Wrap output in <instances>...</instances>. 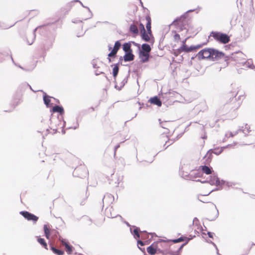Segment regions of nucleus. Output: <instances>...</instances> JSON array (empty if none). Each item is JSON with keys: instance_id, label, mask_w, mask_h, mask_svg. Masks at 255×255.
Instances as JSON below:
<instances>
[{"instance_id": "7c9ffc66", "label": "nucleus", "mask_w": 255, "mask_h": 255, "mask_svg": "<svg viewBox=\"0 0 255 255\" xmlns=\"http://www.w3.org/2000/svg\"><path fill=\"white\" fill-rule=\"evenodd\" d=\"M178 32L176 30H173L172 33H174V39L176 41H178L180 39V35L177 34L176 32Z\"/></svg>"}, {"instance_id": "f257e3e1", "label": "nucleus", "mask_w": 255, "mask_h": 255, "mask_svg": "<svg viewBox=\"0 0 255 255\" xmlns=\"http://www.w3.org/2000/svg\"><path fill=\"white\" fill-rule=\"evenodd\" d=\"M223 53L212 48H205L197 54L199 59H208L210 60H218L224 56Z\"/></svg>"}, {"instance_id": "dca6fc26", "label": "nucleus", "mask_w": 255, "mask_h": 255, "mask_svg": "<svg viewBox=\"0 0 255 255\" xmlns=\"http://www.w3.org/2000/svg\"><path fill=\"white\" fill-rule=\"evenodd\" d=\"M157 251V246L156 244H152L147 248V252L150 255H154Z\"/></svg>"}, {"instance_id": "39448f33", "label": "nucleus", "mask_w": 255, "mask_h": 255, "mask_svg": "<svg viewBox=\"0 0 255 255\" xmlns=\"http://www.w3.org/2000/svg\"><path fill=\"white\" fill-rule=\"evenodd\" d=\"M121 44L119 41H117L115 42L114 48L112 49L111 52L108 54V60L109 62H111V57H114L116 56L118 50L120 48Z\"/></svg>"}, {"instance_id": "1a4fd4ad", "label": "nucleus", "mask_w": 255, "mask_h": 255, "mask_svg": "<svg viewBox=\"0 0 255 255\" xmlns=\"http://www.w3.org/2000/svg\"><path fill=\"white\" fill-rule=\"evenodd\" d=\"M238 133V131H236L234 132L230 131H227L225 135V137L223 139V141L226 142L229 141L231 138H233L234 137L236 136Z\"/></svg>"}, {"instance_id": "f03ea898", "label": "nucleus", "mask_w": 255, "mask_h": 255, "mask_svg": "<svg viewBox=\"0 0 255 255\" xmlns=\"http://www.w3.org/2000/svg\"><path fill=\"white\" fill-rule=\"evenodd\" d=\"M170 26L175 29L178 32L183 30H187L188 27V21L186 16L182 15L174 20Z\"/></svg>"}, {"instance_id": "a211bd4d", "label": "nucleus", "mask_w": 255, "mask_h": 255, "mask_svg": "<svg viewBox=\"0 0 255 255\" xmlns=\"http://www.w3.org/2000/svg\"><path fill=\"white\" fill-rule=\"evenodd\" d=\"M250 131L251 130L250 126L248 124H246L244 126L242 127V128L241 129L238 130L239 132L242 131L245 134H248Z\"/></svg>"}, {"instance_id": "393cba45", "label": "nucleus", "mask_w": 255, "mask_h": 255, "mask_svg": "<svg viewBox=\"0 0 255 255\" xmlns=\"http://www.w3.org/2000/svg\"><path fill=\"white\" fill-rule=\"evenodd\" d=\"M37 241L41 246H43V248L46 250H48L47 245L44 239L38 238L37 239Z\"/></svg>"}, {"instance_id": "cd10ccee", "label": "nucleus", "mask_w": 255, "mask_h": 255, "mask_svg": "<svg viewBox=\"0 0 255 255\" xmlns=\"http://www.w3.org/2000/svg\"><path fill=\"white\" fill-rule=\"evenodd\" d=\"M43 100H44L45 104L47 106H48L51 102V100L50 99V97L46 96V95L44 96Z\"/></svg>"}, {"instance_id": "c85d7f7f", "label": "nucleus", "mask_w": 255, "mask_h": 255, "mask_svg": "<svg viewBox=\"0 0 255 255\" xmlns=\"http://www.w3.org/2000/svg\"><path fill=\"white\" fill-rule=\"evenodd\" d=\"M223 149H224L223 147L216 148L214 149L212 152H213V153H214V154H215L216 155H219L220 153H222V152L223 150Z\"/></svg>"}, {"instance_id": "5701e85b", "label": "nucleus", "mask_w": 255, "mask_h": 255, "mask_svg": "<svg viewBox=\"0 0 255 255\" xmlns=\"http://www.w3.org/2000/svg\"><path fill=\"white\" fill-rule=\"evenodd\" d=\"M52 111L54 113L57 112L62 114L64 113V109L62 107L59 106H55L53 107Z\"/></svg>"}, {"instance_id": "0eeeda50", "label": "nucleus", "mask_w": 255, "mask_h": 255, "mask_svg": "<svg viewBox=\"0 0 255 255\" xmlns=\"http://www.w3.org/2000/svg\"><path fill=\"white\" fill-rule=\"evenodd\" d=\"M141 38L144 41L146 42H150L152 43L154 42V39L152 33L149 34L148 31L146 32L145 30L144 31L141 32Z\"/></svg>"}, {"instance_id": "412c9836", "label": "nucleus", "mask_w": 255, "mask_h": 255, "mask_svg": "<svg viewBox=\"0 0 255 255\" xmlns=\"http://www.w3.org/2000/svg\"><path fill=\"white\" fill-rule=\"evenodd\" d=\"M141 49L142 50L141 51L149 53L150 52L151 48L148 44L144 43L141 45Z\"/></svg>"}, {"instance_id": "b1692460", "label": "nucleus", "mask_w": 255, "mask_h": 255, "mask_svg": "<svg viewBox=\"0 0 255 255\" xmlns=\"http://www.w3.org/2000/svg\"><path fill=\"white\" fill-rule=\"evenodd\" d=\"M43 229L45 235V237L47 239H48L50 236V230L49 227L47 225H45L44 226Z\"/></svg>"}, {"instance_id": "423d86ee", "label": "nucleus", "mask_w": 255, "mask_h": 255, "mask_svg": "<svg viewBox=\"0 0 255 255\" xmlns=\"http://www.w3.org/2000/svg\"><path fill=\"white\" fill-rule=\"evenodd\" d=\"M20 214L28 221H32L36 222L38 219V217L27 211H21Z\"/></svg>"}, {"instance_id": "f3484780", "label": "nucleus", "mask_w": 255, "mask_h": 255, "mask_svg": "<svg viewBox=\"0 0 255 255\" xmlns=\"http://www.w3.org/2000/svg\"><path fill=\"white\" fill-rule=\"evenodd\" d=\"M132 52H127L124 56V60L125 61H130L133 60L134 55L132 53Z\"/></svg>"}, {"instance_id": "473e14b6", "label": "nucleus", "mask_w": 255, "mask_h": 255, "mask_svg": "<svg viewBox=\"0 0 255 255\" xmlns=\"http://www.w3.org/2000/svg\"><path fill=\"white\" fill-rule=\"evenodd\" d=\"M82 170V169L81 167H78L75 169L74 172L75 174H79V173Z\"/></svg>"}, {"instance_id": "2f4dec72", "label": "nucleus", "mask_w": 255, "mask_h": 255, "mask_svg": "<svg viewBox=\"0 0 255 255\" xmlns=\"http://www.w3.org/2000/svg\"><path fill=\"white\" fill-rule=\"evenodd\" d=\"M54 157L55 158H54V160H55V162L58 161L59 160H61L60 156L58 153H55V154L54 155Z\"/></svg>"}, {"instance_id": "58836bf2", "label": "nucleus", "mask_w": 255, "mask_h": 255, "mask_svg": "<svg viewBox=\"0 0 255 255\" xmlns=\"http://www.w3.org/2000/svg\"><path fill=\"white\" fill-rule=\"evenodd\" d=\"M111 49H112V47H110L109 48V50H111Z\"/></svg>"}, {"instance_id": "a878e982", "label": "nucleus", "mask_w": 255, "mask_h": 255, "mask_svg": "<svg viewBox=\"0 0 255 255\" xmlns=\"http://www.w3.org/2000/svg\"><path fill=\"white\" fill-rule=\"evenodd\" d=\"M140 230L138 228L134 229L133 231V235L135 239H139L140 238L139 235Z\"/></svg>"}, {"instance_id": "6e6552de", "label": "nucleus", "mask_w": 255, "mask_h": 255, "mask_svg": "<svg viewBox=\"0 0 255 255\" xmlns=\"http://www.w3.org/2000/svg\"><path fill=\"white\" fill-rule=\"evenodd\" d=\"M60 242L61 243V245L65 247V249L66 253L68 255H71L73 251V247L72 246H70L69 244L66 242L64 239H59Z\"/></svg>"}, {"instance_id": "bb28decb", "label": "nucleus", "mask_w": 255, "mask_h": 255, "mask_svg": "<svg viewBox=\"0 0 255 255\" xmlns=\"http://www.w3.org/2000/svg\"><path fill=\"white\" fill-rule=\"evenodd\" d=\"M51 250L57 255H63L64 254V251L57 249L53 247H51Z\"/></svg>"}, {"instance_id": "9d476101", "label": "nucleus", "mask_w": 255, "mask_h": 255, "mask_svg": "<svg viewBox=\"0 0 255 255\" xmlns=\"http://www.w3.org/2000/svg\"><path fill=\"white\" fill-rule=\"evenodd\" d=\"M185 41L186 40L183 41V45L180 48V50L182 52H189L192 51L194 50L196 48L195 46H190V47H188L187 46V45L185 44Z\"/></svg>"}, {"instance_id": "c9c22d12", "label": "nucleus", "mask_w": 255, "mask_h": 255, "mask_svg": "<svg viewBox=\"0 0 255 255\" xmlns=\"http://www.w3.org/2000/svg\"><path fill=\"white\" fill-rule=\"evenodd\" d=\"M137 244L138 245H140V246H144V243L143 242L141 241H137Z\"/></svg>"}, {"instance_id": "6ab92c4d", "label": "nucleus", "mask_w": 255, "mask_h": 255, "mask_svg": "<svg viewBox=\"0 0 255 255\" xmlns=\"http://www.w3.org/2000/svg\"><path fill=\"white\" fill-rule=\"evenodd\" d=\"M200 168L202 170V172L206 174H210L212 173V168L209 167L207 166H201Z\"/></svg>"}, {"instance_id": "f704fd0d", "label": "nucleus", "mask_w": 255, "mask_h": 255, "mask_svg": "<svg viewBox=\"0 0 255 255\" xmlns=\"http://www.w3.org/2000/svg\"><path fill=\"white\" fill-rule=\"evenodd\" d=\"M83 170V173L82 175H81V176H85L88 174L87 170L86 168H84Z\"/></svg>"}, {"instance_id": "f8f14e48", "label": "nucleus", "mask_w": 255, "mask_h": 255, "mask_svg": "<svg viewBox=\"0 0 255 255\" xmlns=\"http://www.w3.org/2000/svg\"><path fill=\"white\" fill-rule=\"evenodd\" d=\"M160 122V125L161 127L163 128L167 129L168 130H170V128H172V122L170 121H162L161 122L160 120H159Z\"/></svg>"}, {"instance_id": "20e7f679", "label": "nucleus", "mask_w": 255, "mask_h": 255, "mask_svg": "<svg viewBox=\"0 0 255 255\" xmlns=\"http://www.w3.org/2000/svg\"><path fill=\"white\" fill-rule=\"evenodd\" d=\"M211 36L217 41L226 44L230 40V36L225 33H223L219 32H212Z\"/></svg>"}, {"instance_id": "aec40b11", "label": "nucleus", "mask_w": 255, "mask_h": 255, "mask_svg": "<svg viewBox=\"0 0 255 255\" xmlns=\"http://www.w3.org/2000/svg\"><path fill=\"white\" fill-rule=\"evenodd\" d=\"M123 48L126 53L132 52V49H131V44L130 43H125L123 45Z\"/></svg>"}, {"instance_id": "c756f323", "label": "nucleus", "mask_w": 255, "mask_h": 255, "mask_svg": "<svg viewBox=\"0 0 255 255\" xmlns=\"http://www.w3.org/2000/svg\"><path fill=\"white\" fill-rule=\"evenodd\" d=\"M119 66L118 65H115L114 68H113V76L115 78H116V77L117 76L118 74V72H119Z\"/></svg>"}, {"instance_id": "9b49d317", "label": "nucleus", "mask_w": 255, "mask_h": 255, "mask_svg": "<svg viewBox=\"0 0 255 255\" xmlns=\"http://www.w3.org/2000/svg\"><path fill=\"white\" fill-rule=\"evenodd\" d=\"M149 54L145 52L140 51L139 54V57L140 61L142 63L146 62L149 60Z\"/></svg>"}, {"instance_id": "2eb2a0df", "label": "nucleus", "mask_w": 255, "mask_h": 255, "mask_svg": "<svg viewBox=\"0 0 255 255\" xmlns=\"http://www.w3.org/2000/svg\"><path fill=\"white\" fill-rule=\"evenodd\" d=\"M146 21V27L147 29V31H148V33L150 34V33H152L151 31V19L149 15H146L145 18Z\"/></svg>"}, {"instance_id": "4468645a", "label": "nucleus", "mask_w": 255, "mask_h": 255, "mask_svg": "<svg viewBox=\"0 0 255 255\" xmlns=\"http://www.w3.org/2000/svg\"><path fill=\"white\" fill-rule=\"evenodd\" d=\"M149 102L153 105H157L158 107H160L162 105L161 100L157 96L151 98L149 100Z\"/></svg>"}, {"instance_id": "7ed1b4c3", "label": "nucleus", "mask_w": 255, "mask_h": 255, "mask_svg": "<svg viewBox=\"0 0 255 255\" xmlns=\"http://www.w3.org/2000/svg\"><path fill=\"white\" fill-rule=\"evenodd\" d=\"M243 93V91L239 90L238 88H235L232 91L227 93L226 98L227 100L231 101H240L245 98V96Z\"/></svg>"}, {"instance_id": "72a5a7b5", "label": "nucleus", "mask_w": 255, "mask_h": 255, "mask_svg": "<svg viewBox=\"0 0 255 255\" xmlns=\"http://www.w3.org/2000/svg\"><path fill=\"white\" fill-rule=\"evenodd\" d=\"M139 28H140L141 32H143V31H144L145 30V28H144V25L142 23H140V24H139Z\"/></svg>"}, {"instance_id": "4c0bfd02", "label": "nucleus", "mask_w": 255, "mask_h": 255, "mask_svg": "<svg viewBox=\"0 0 255 255\" xmlns=\"http://www.w3.org/2000/svg\"><path fill=\"white\" fill-rule=\"evenodd\" d=\"M241 102H239L238 103V107L239 106H240V104H241Z\"/></svg>"}, {"instance_id": "e433bc0d", "label": "nucleus", "mask_w": 255, "mask_h": 255, "mask_svg": "<svg viewBox=\"0 0 255 255\" xmlns=\"http://www.w3.org/2000/svg\"><path fill=\"white\" fill-rule=\"evenodd\" d=\"M208 236H209V237L210 238H213V235L214 234V233H211V232H208Z\"/></svg>"}, {"instance_id": "ea45409f", "label": "nucleus", "mask_w": 255, "mask_h": 255, "mask_svg": "<svg viewBox=\"0 0 255 255\" xmlns=\"http://www.w3.org/2000/svg\"><path fill=\"white\" fill-rule=\"evenodd\" d=\"M119 146H117L116 147V150L117 149V148Z\"/></svg>"}, {"instance_id": "4be33fe9", "label": "nucleus", "mask_w": 255, "mask_h": 255, "mask_svg": "<svg viewBox=\"0 0 255 255\" xmlns=\"http://www.w3.org/2000/svg\"><path fill=\"white\" fill-rule=\"evenodd\" d=\"M129 31L132 33L137 35L138 33V29L136 25L134 24H132L130 25L129 27Z\"/></svg>"}, {"instance_id": "ddd939ff", "label": "nucleus", "mask_w": 255, "mask_h": 255, "mask_svg": "<svg viewBox=\"0 0 255 255\" xmlns=\"http://www.w3.org/2000/svg\"><path fill=\"white\" fill-rule=\"evenodd\" d=\"M191 240V238H187V237H181L179 238H178V239H176V240H174L172 241V242L174 243H179V242H182V241H186V243L184 244H183L179 248V250H181L182 248H183V247L184 246H185V245H186L188 242Z\"/></svg>"}]
</instances>
